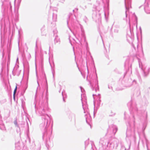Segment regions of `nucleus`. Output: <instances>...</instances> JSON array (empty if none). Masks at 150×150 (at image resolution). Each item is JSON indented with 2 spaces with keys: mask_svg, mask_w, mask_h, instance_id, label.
Returning a JSON list of instances; mask_svg holds the SVG:
<instances>
[{
  "mask_svg": "<svg viewBox=\"0 0 150 150\" xmlns=\"http://www.w3.org/2000/svg\"><path fill=\"white\" fill-rule=\"evenodd\" d=\"M17 86H16V88L14 90V92H13V97L14 98H15V94L16 93V91H17Z\"/></svg>",
  "mask_w": 150,
  "mask_h": 150,
  "instance_id": "f257e3e1",
  "label": "nucleus"
}]
</instances>
